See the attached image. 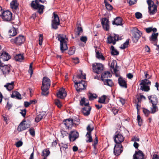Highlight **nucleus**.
<instances>
[{
    "mask_svg": "<svg viewBox=\"0 0 159 159\" xmlns=\"http://www.w3.org/2000/svg\"><path fill=\"white\" fill-rule=\"evenodd\" d=\"M80 74L73 77V81L75 83V87L78 92L81 91L85 89L86 84L85 82L82 80V79H85L86 75H83L82 71H79Z\"/></svg>",
    "mask_w": 159,
    "mask_h": 159,
    "instance_id": "nucleus-1",
    "label": "nucleus"
},
{
    "mask_svg": "<svg viewBox=\"0 0 159 159\" xmlns=\"http://www.w3.org/2000/svg\"><path fill=\"white\" fill-rule=\"evenodd\" d=\"M144 73L145 79L141 81L140 84L141 85L140 89L145 92H148L150 89L149 86L151 84V82L147 79L150 78V77L149 76L148 74L146 72H145Z\"/></svg>",
    "mask_w": 159,
    "mask_h": 159,
    "instance_id": "nucleus-2",
    "label": "nucleus"
},
{
    "mask_svg": "<svg viewBox=\"0 0 159 159\" xmlns=\"http://www.w3.org/2000/svg\"><path fill=\"white\" fill-rule=\"evenodd\" d=\"M39 1L44 3L46 2L45 0L43 1L42 0H35L32 2L31 3V6L32 8L35 10H37L38 12L40 14H42L43 12V11L44 8V6L43 5H40L39 3Z\"/></svg>",
    "mask_w": 159,
    "mask_h": 159,
    "instance_id": "nucleus-3",
    "label": "nucleus"
},
{
    "mask_svg": "<svg viewBox=\"0 0 159 159\" xmlns=\"http://www.w3.org/2000/svg\"><path fill=\"white\" fill-rule=\"evenodd\" d=\"M58 40L60 42V49L62 52L67 50L68 47L67 46V42L68 40L65 35L62 34H59L57 36Z\"/></svg>",
    "mask_w": 159,
    "mask_h": 159,
    "instance_id": "nucleus-4",
    "label": "nucleus"
},
{
    "mask_svg": "<svg viewBox=\"0 0 159 159\" xmlns=\"http://www.w3.org/2000/svg\"><path fill=\"white\" fill-rule=\"evenodd\" d=\"M147 2L148 6L149 13L151 15H154L157 11V5L151 0H148Z\"/></svg>",
    "mask_w": 159,
    "mask_h": 159,
    "instance_id": "nucleus-5",
    "label": "nucleus"
},
{
    "mask_svg": "<svg viewBox=\"0 0 159 159\" xmlns=\"http://www.w3.org/2000/svg\"><path fill=\"white\" fill-rule=\"evenodd\" d=\"M92 66L93 71L98 74H100L104 69V66L102 63H94Z\"/></svg>",
    "mask_w": 159,
    "mask_h": 159,
    "instance_id": "nucleus-6",
    "label": "nucleus"
},
{
    "mask_svg": "<svg viewBox=\"0 0 159 159\" xmlns=\"http://www.w3.org/2000/svg\"><path fill=\"white\" fill-rule=\"evenodd\" d=\"M114 141L116 144H121L124 141V138L122 134L118 131H117L113 138Z\"/></svg>",
    "mask_w": 159,
    "mask_h": 159,
    "instance_id": "nucleus-7",
    "label": "nucleus"
},
{
    "mask_svg": "<svg viewBox=\"0 0 159 159\" xmlns=\"http://www.w3.org/2000/svg\"><path fill=\"white\" fill-rule=\"evenodd\" d=\"M12 13L9 11H5L1 18L4 21H10L12 19Z\"/></svg>",
    "mask_w": 159,
    "mask_h": 159,
    "instance_id": "nucleus-8",
    "label": "nucleus"
},
{
    "mask_svg": "<svg viewBox=\"0 0 159 159\" xmlns=\"http://www.w3.org/2000/svg\"><path fill=\"white\" fill-rule=\"evenodd\" d=\"M53 20H52V28L56 30L58 28V26L60 25V20L58 16L55 14V12L53 13Z\"/></svg>",
    "mask_w": 159,
    "mask_h": 159,
    "instance_id": "nucleus-9",
    "label": "nucleus"
},
{
    "mask_svg": "<svg viewBox=\"0 0 159 159\" xmlns=\"http://www.w3.org/2000/svg\"><path fill=\"white\" fill-rule=\"evenodd\" d=\"M133 31V36L132 37V39L134 43H136L142 35V33L138 30L137 28H136L134 29Z\"/></svg>",
    "mask_w": 159,
    "mask_h": 159,
    "instance_id": "nucleus-10",
    "label": "nucleus"
},
{
    "mask_svg": "<svg viewBox=\"0 0 159 159\" xmlns=\"http://www.w3.org/2000/svg\"><path fill=\"white\" fill-rule=\"evenodd\" d=\"M121 40L120 37L119 35L114 34L113 36H109L107 38V42L109 43L116 44V41Z\"/></svg>",
    "mask_w": 159,
    "mask_h": 159,
    "instance_id": "nucleus-11",
    "label": "nucleus"
},
{
    "mask_svg": "<svg viewBox=\"0 0 159 159\" xmlns=\"http://www.w3.org/2000/svg\"><path fill=\"white\" fill-rule=\"evenodd\" d=\"M25 39L23 35H19L14 39L11 40V42L14 43L17 45H20L25 41Z\"/></svg>",
    "mask_w": 159,
    "mask_h": 159,
    "instance_id": "nucleus-12",
    "label": "nucleus"
},
{
    "mask_svg": "<svg viewBox=\"0 0 159 159\" xmlns=\"http://www.w3.org/2000/svg\"><path fill=\"white\" fill-rule=\"evenodd\" d=\"M11 69L12 67L10 64L4 65L0 68V70L5 76L9 74Z\"/></svg>",
    "mask_w": 159,
    "mask_h": 159,
    "instance_id": "nucleus-13",
    "label": "nucleus"
},
{
    "mask_svg": "<svg viewBox=\"0 0 159 159\" xmlns=\"http://www.w3.org/2000/svg\"><path fill=\"white\" fill-rule=\"evenodd\" d=\"M122 146L121 144H116L114 148V153L116 156L120 155L122 152Z\"/></svg>",
    "mask_w": 159,
    "mask_h": 159,
    "instance_id": "nucleus-14",
    "label": "nucleus"
},
{
    "mask_svg": "<svg viewBox=\"0 0 159 159\" xmlns=\"http://www.w3.org/2000/svg\"><path fill=\"white\" fill-rule=\"evenodd\" d=\"M79 137V133L75 131H72L69 134V138L70 141L73 142Z\"/></svg>",
    "mask_w": 159,
    "mask_h": 159,
    "instance_id": "nucleus-15",
    "label": "nucleus"
},
{
    "mask_svg": "<svg viewBox=\"0 0 159 159\" xmlns=\"http://www.w3.org/2000/svg\"><path fill=\"white\" fill-rule=\"evenodd\" d=\"M101 22L103 29L106 31L108 30L110 28L108 20L106 18H103L101 20Z\"/></svg>",
    "mask_w": 159,
    "mask_h": 159,
    "instance_id": "nucleus-16",
    "label": "nucleus"
},
{
    "mask_svg": "<svg viewBox=\"0 0 159 159\" xmlns=\"http://www.w3.org/2000/svg\"><path fill=\"white\" fill-rule=\"evenodd\" d=\"M133 159H144V155L142 152L140 150L135 152L133 156Z\"/></svg>",
    "mask_w": 159,
    "mask_h": 159,
    "instance_id": "nucleus-17",
    "label": "nucleus"
},
{
    "mask_svg": "<svg viewBox=\"0 0 159 159\" xmlns=\"http://www.w3.org/2000/svg\"><path fill=\"white\" fill-rule=\"evenodd\" d=\"M158 33H153L152 34V35L149 37V40L151 43H153L154 45H156V43L157 42V36Z\"/></svg>",
    "mask_w": 159,
    "mask_h": 159,
    "instance_id": "nucleus-18",
    "label": "nucleus"
},
{
    "mask_svg": "<svg viewBox=\"0 0 159 159\" xmlns=\"http://www.w3.org/2000/svg\"><path fill=\"white\" fill-rule=\"evenodd\" d=\"M57 95L58 98L63 99L66 96V93L65 89L62 88L60 89L58 92L57 93Z\"/></svg>",
    "mask_w": 159,
    "mask_h": 159,
    "instance_id": "nucleus-19",
    "label": "nucleus"
},
{
    "mask_svg": "<svg viewBox=\"0 0 159 159\" xmlns=\"http://www.w3.org/2000/svg\"><path fill=\"white\" fill-rule=\"evenodd\" d=\"M0 54V58H2L4 61H7L11 58L10 56L6 52L1 51Z\"/></svg>",
    "mask_w": 159,
    "mask_h": 159,
    "instance_id": "nucleus-20",
    "label": "nucleus"
},
{
    "mask_svg": "<svg viewBox=\"0 0 159 159\" xmlns=\"http://www.w3.org/2000/svg\"><path fill=\"white\" fill-rule=\"evenodd\" d=\"M50 86V80L47 77H43L42 86L49 88Z\"/></svg>",
    "mask_w": 159,
    "mask_h": 159,
    "instance_id": "nucleus-21",
    "label": "nucleus"
},
{
    "mask_svg": "<svg viewBox=\"0 0 159 159\" xmlns=\"http://www.w3.org/2000/svg\"><path fill=\"white\" fill-rule=\"evenodd\" d=\"M112 76L110 72L108 71H105L102 73L101 79L102 81L106 80L109 77L110 78Z\"/></svg>",
    "mask_w": 159,
    "mask_h": 159,
    "instance_id": "nucleus-22",
    "label": "nucleus"
},
{
    "mask_svg": "<svg viewBox=\"0 0 159 159\" xmlns=\"http://www.w3.org/2000/svg\"><path fill=\"white\" fill-rule=\"evenodd\" d=\"M63 123L67 128L71 127L73 125V120L69 119L63 120Z\"/></svg>",
    "mask_w": 159,
    "mask_h": 159,
    "instance_id": "nucleus-23",
    "label": "nucleus"
},
{
    "mask_svg": "<svg viewBox=\"0 0 159 159\" xmlns=\"http://www.w3.org/2000/svg\"><path fill=\"white\" fill-rule=\"evenodd\" d=\"M148 98L152 104H157L158 103L157 98L155 95L148 96Z\"/></svg>",
    "mask_w": 159,
    "mask_h": 159,
    "instance_id": "nucleus-24",
    "label": "nucleus"
},
{
    "mask_svg": "<svg viewBox=\"0 0 159 159\" xmlns=\"http://www.w3.org/2000/svg\"><path fill=\"white\" fill-rule=\"evenodd\" d=\"M14 82L12 81L11 83H7L4 85V87L8 91H11L13 89L14 87Z\"/></svg>",
    "mask_w": 159,
    "mask_h": 159,
    "instance_id": "nucleus-25",
    "label": "nucleus"
},
{
    "mask_svg": "<svg viewBox=\"0 0 159 159\" xmlns=\"http://www.w3.org/2000/svg\"><path fill=\"white\" fill-rule=\"evenodd\" d=\"M122 19L119 17H117L112 22L113 25H122Z\"/></svg>",
    "mask_w": 159,
    "mask_h": 159,
    "instance_id": "nucleus-26",
    "label": "nucleus"
},
{
    "mask_svg": "<svg viewBox=\"0 0 159 159\" xmlns=\"http://www.w3.org/2000/svg\"><path fill=\"white\" fill-rule=\"evenodd\" d=\"M25 120H23L20 123L17 128V130L18 131L20 132L26 129L25 123Z\"/></svg>",
    "mask_w": 159,
    "mask_h": 159,
    "instance_id": "nucleus-27",
    "label": "nucleus"
},
{
    "mask_svg": "<svg viewBox=\"0 0 159 159\" xmlns=\"http://www.w3.org/2000/svg\"><path fill=\"white\" fill-rule=\"evenodd\" d=\"M118 83L121 87L125 88H127L126 82L122 78H120L118 79Z\"/></svg>",
    "mask_w": 159,
    "mask_h": 159,
    "instance_id": "nucleus-28",
    "label": "nucleus"
},
{
    "mask_svg": "<svg viewBox=\"0 0 159 159\" xmlns=\"http://www.w3.org/2000/svg\"><path fill=\"white\" fill-rule=\"evenodd\" d=\"M11 97L12 98H16L18 99H21V96L17 91H15L12 92L11 95Z\"/></svg>",
    "mask_w": 159,
    "mask_h": 159,
    "instance_id": "nucleus-29",
    "label": "nucleus"
},
{
    "mask_svg": "<svg viewBox=\"0 0 159 159\" xmlns=\"http://www.w3.org/2000/svg\"><path fill=\"white\" fill-rule=\"evenodd\" d=\"M91 108L89 106H87L83 108L82 109V112L85 116H88L90 113Z\"/></svg>",
    "mask_w": 159,
    "mask_h": 159,
    "instance_id": "nucleus-30",
    "label": "nucleus"
},
{
    "mask_svg": "<svg viewBox=\"0 0 159 159\" xmlns=\"http://www.w3.org/2000/svg\"><path fill=\"white\" fill-rule=\"evenodd\" d=\"M24 57L22 54H19L16 55L14 57V59L16 61L22 62L24 60Z\"/></svg>",
    "mask_w": 159,
    "mask_h": 159,
    "instance_id": "nucleus-31",
    "label": "nucleus"
},
{
    "mask_svg": "<svg viewBox=\"0 0 159 159\" xmlns=\"http://www.w3.org/2000/svg\"><path fill=\"white\" fill-rule=\"evenodd\" d=\"M111 71L116 73L117 71V63L115 61H113L111 64Z\"/></svg>",
    "mask_w": 159,
    "mask_h": 159,
    "instance_id": "nucleus-32",
    "label": "nucleus"
},
{
    "mask_svg": "<svg viewBox=\"0 0 159 159\" xmlns=\"http://www.w3.org/2000/svg\"><path fill=\"white\" fill-rule=\"evenodd\" d=\"M49 88L43 87V86L41 87V90L42 91L41 94L42 95L47 96L49 92L48 90Z\"/></svg>",
    "mask_w": 159,
    "mask_h": 159,
    "instance_id": "nucleus-33",
    "label": "nucleus"
},
{
    "mask_svg": "<svg viewBox=\"0 0 159 159\" xmlns=\"http://www.w3.org/2000/svg\"><path fill=\"white\" fill-rule=\"evenodd\" d=\"M105 85H107L111 87L114 85V83L111 80L107 79L106 80L103 81Z\"/></svg>",
    "mask_w": 159,
    "mask_h": 159,
    "instance_id": "nucleus-34",
    "label": "nucleus"
},
{
    "mask_svg": "<svg viewBox=\"0 0 159 159\" xmlns=\"http://www.w3.org/2000/svg\"><path fill=\"white\" fill-rule=\"evenodd\" d=\"M10 6L12 9H16L18 6V4L16 0H13L11 2Z\"/></svg>",
    "mask_w": 159,
    "mask_h": 159,
    "instance_id": "nucleus-35",
    "label": "nucleus"
},
{
    "mask_svg": "<svg viewBox=\"0 0 159 159\" xmlns=\"http://www.w3.org/2000/svg\"><path fill=\"white\" fill-rule=\"evenodd\" d=\"M9 35L12 36H14L17 34L16 29L14 27L11 28L9 30Z\"/></svg>",
    "mask_w": 159,
    "mask_h": 159,
    "instance_id": "nucleus-36",
    "label": "nucleus"
},
{
    "mask_svg": "<svg viewBox=\"0 0 159 159\" xmlns=\"http://www.w3.org/2000/svg\"><path fill=\"white\" fill-rule=\"evenodd\" d=\"M86 137L87 138L86 141L87 143H90L93 141V139L91 136V133H87L86 135Z\"/></svg>",
    "mask_w": 159,
    "mask_h": 159,
    "instance_id": "nucleus-37",
    "label": "nucleus"
},
{
    "mask_svg": "<svg viewBox=\"0 0 159 159\" xmlns=\"http://www.w3.org/2000/svg\"><path fill=\"white\" fill-rule=\"evenodd\" d=\"M107 97L105 95L102 96L99 98L98 102L101 103H105Z\"/></svg>",
    "mask_w": 159,
    "mask_h": 159,
    "instance_id": "nucleus-38",
    "label": "nucleus"
},
{
    "mask_svg": "<svg viewBox=\"0 0 159 159\" xmlns=\"http://www.w3.org/2000/svg\"><path fill=\"white\" fill-rule=\"evenodd\" d=\"M43 112H42L37 115L36 117L35 121L37 122H39L43 118Z\"/></svg>",
    "mask_w": 159,
    "mask_h": 159,
    "instance_id": "nucleus-39",
    "label": "nucleus"
},
{
    "mask_svg": "<svg viewBox=\"0 0 159 159\" xmlns=\"http://www.w3.org/2000/svg\"><path fill=\"white\" fill-rule=\"evenodd\" d=\"M96 56L98 59H101L102 60H104L105 59V58L103 56L102 54L98 51L96 52Z\"/></svg>",
    "mask_w": 159,
    "mask_h": 159,
    "instance_id": "nucleus-40",
    "label": "nucleus"
},
{
    "mask_svg": "<svg viewBox=\"0 0 159 159\" xmlns=\"http://www.w3.org/2000/svg\"><path fill=\"white\" fill-rule=\"evenodd\" d=\"M111 53L112 55H117L119 54L118 52L115 49L113 46H111Z\"/></svg>",
    "mask_w": 159,
    "mask_h": 159,
    "instance_id": "nucleus-41",
    "label": "nucleus"
},
{
    "mask_svg": "<svg viewBox=\"0 0 159 159\" xmlns=\"http://www.w3.org/2000/svg\"><path fill=\"white\" fill-rule=\"evenodd\" d=\"M80 104L82 106H85L86 107L88 106L89 102H86L85 99L84 98H83L81 99L80 101Z\"/></svg>",
    "mask_w": 159,
    "mask_h": 159,
    "instance_id": "nucleus-42",
    "label": "nucleus"
},
{
    "mask_svg": "<svg viewBox=\"0 0 159 159\" xmlns=\"http://www.w3.org/2000/svg\"><path fill=\"white\" fill-rule=\"evenodd\" d=\"M88 95L89 99L90 100H93L97 98V95L95 94H93L89 93Z\"/></svg>",
    "mask_w": 159,
    "mask_h": 159,
    "instance_id": "nucleus-43",
    "label": "nucleus"
},
{
    "mask_svg": "<svg viewBox=\"0 0 159 159\" xmlns=\"http://www.w3.org/2000/svg\"><path fill=\"white\" fill-rule=\"evenodd\" d=\"M104 2L106 8L108 10H111L112 9L113 7L112 6L108 3L106 0H104Z\"/></svg>",
    "mask_w": 159,
    "mask_h": 159,
    "instance_id": "nucleus-44",
    "label": "nucleus"
},
{
    "mask_svg": "<svg viewBox=\"0 0 159 159\" xmlns=\"http://www.w3.org/2000/svg\"><path fill=\"white\" fill-rule=\"evenodd\" d=\"M145 30L146 32L148 33H149L152 31L154 33H155L157 31V29L156 28H152V27H149L146 28Z\"/></svg>",
    "mask_w": 159,
    "mask_h": 159,
    "instance_id": "nucleus-45",
    "label": "nucleus"
},
{
    "mask_svg": "<svg viewBox=\"0 0 159 159\" xmlns=\"http://www.w3.org/2000/svg\"><path fill=\"white\" fill-rule=\"evenodd\" d=\"M156 105L157 104H152V107L151 109L152 113H154L158 111V108Z\"/></svg>",
    "mask_w": 159,
    "mask_h": 159,
    "instance_id": "nucleus-46",
    "label": "nucleus"
},
{
    "mask_svg": "<svg viewBox=\"0 0 159 159\" xmlns=\"http://www.w3.org/2000/svg\"><path fill=\"white\" fill-rule=\"evenodd\" d=\"M86 129L87 131V133H91L92 131L94 129V127L91 124H89L87 126Z\"/></svg>",
    "mask_w": 159,
    "mask_h": 159,
    "instance_id": "nucleus-47",
    "label": "nucleus"
},
{
    "mask_svg": "<svg viewBox=\"0 0 159 159\" xmlns=\"http://www.w3.org/2000/svg\"><path fill=\"white\" fill-rule=\"evenodd\" d=\"M50 152L49 150L46 149L43 150V156L44 157H47L50 154Z\"/></svg>",
    "mask_w": 159,
    "mask_h": 159,
    "instance_id": "nucleus-48",
    "label": "nucleus"
},
{
    "mask_svg": "<svg viewBox=\"0 0 159 159\" xmlns=\"http://www.w3.org/2000/svg\"><path fill=\"white\" fill-rule=\"evenodd\" d=\"M129 43V39H128L126 42L123 44V46L121 48L122 49H124L128 47Z\"/></svg>",
    "mask_w": 159,
    "mask_h": 159,
    "instance_id": "nucleus-49",
    "label": "nucleus"
},
{
    "mask_svg": "<svg viewBox=\"0 0 159 159\" xmlns=\"http://www.w3.org/2000/svg\"><path fill=\"white\" fill-rule=\"evenodd\" d=\"M60 132L61 134V137L62 138H64L65 136H66L68 134V133L67 131L64 130L63 129H61Z\"/></svg>",
    "mask_w": 159,
    "mask_h": 159,
    "instance_id": "nucleus-50",
    "label": "nucleus"
},
{
    "mask_svg": "<svg viewBox=\"0 0 159 159\" xmlns=\"http://www.w3.org/2000/svg\"><path fill=\"white\" fill-rule=\"evenodd\" d=\"M55 103L59 108H61L62 106L61 103L59 100L57 99L55 100Z\"/></svg>",
    "mask_w": 159,
    "mask_h": 159,
    "instance_id": "nucleus-51",
    "label": "nucleus"
},
{
    "mask_svg": "<svg viewBox=\"0 0 159 159\" xmlns=\"http://www.w3.org/2000/svg\"><path fill=\"white\" fill-rule=\"evenodd\" d=\"M83 32V30L81 27H78L77 28V31L76 33H77V35L79 36L80 35V34Z\"/></svg>",
    "mask_w": 159,
    "mask_h": 159,
    "instance_id": "nucleus-52",
    "label": "nucleus"
},
{
    "mask_svg": "<svg viewBox=\"0 0 159 159\" xmlns=\"http://www.w3.org/2000/svg\"><path fill=\"white\" fill-rule=\"evenodd\" d=\"M43 38V35L42 34H40L39 38V44L40 46L42 44Z\"/></svg>",
    "mask_w": 159,
    "mask_h": 159,
    "instance_id": "nucleus-53",
    "label": "nucleus"
},
{
    "mask_svg": "<svg viewBox=\"0 0 159 159\" xmlns=\"http://www.w3.org/2000/svg\"><path fill=\"white\" fill-rule=\"evenodd\" d=\"M137 120L138 122V124L139 126H140L142 124V119L139 115H138L137 117Z\"/></svg>",
    "mask_w": 159,
    "mask_h": 159,
    "instance_id": "nucleus-54",
    "label": "nucleus"
},
{
    "mask_svg": "<svg viewBox=\"0 0 159 159\" xmlns=\"http://www.w3.org/2000/svg\"><path fill=\"white\" fill-rule=\"evenodd\" d=\"M33 63L32 62L30 64L29 66V72L30 73L31 75H32L33 73V70L32 69Z\"/></svg>",
    "mask_w": 159,
    "mask_h": 159,
    "instance_id": "nucleus-55",
    "label": "nucleus"
},
{
    "mask_svg": "<svg viewBox=\"0 0 159 159\" xmlns=\"http://www.w3.org/2000/svg\"><path fill=\"white\" fill-rule=\"evenodd\" d=\"M143 111L146 116H148L150 112V111L146 109H144Z\"/></svg>",
    "mask_w": 159,
    "mask_h": 159,
    "instance_id": "nucleus-56",
    "label": "nucleus"
},
{
    "mask_svg": "<svg viewBox=\"0 0 159 159\" xmlns=\"http://www.w3.org/2000/svg\"><path fill=\"white\" fill-rule=\"evenodd\" d=\"M80 123V120L79 118H76V120H73V124L78 125Z\"/></svg>",
    "mask_w": 159,
    "mask_h": 159,
    "instance_id": "nucleus-57",
    "label": "nucleus"
},
{
    "mask_svg": "<svg viewBox=\"0 0 159 159\" xmlns=\"http://www.w3.org/2000/svg\"><path fill=\"white\" fill-rule=\"evenodd\" d=\"M75 50L74 48L70 49L68 51V54L70 55L73 54L75 52Z\"/></svg>",
    "mask_w": 159,
    "mask_h": 159,
    "instance_id": "nucleus-58",
    "label": "nucleus"
},
{
    "mask_svg": "<svg viewBox=\"0 0 159 159\" xmlns=\"http://www.w3.org/2000/svg\"><path fill=\"white\" fill-rule=\"evenodd\" d=\"M135 15L137 19H140L142 18V14L139 12H136Z\"/></svg>",
    "mask_w": 159,
    "mask_h": 159,
    "instance_id": "nucleus-59",
    "label": "nucleus"
},
{
    "mask_svg": "<svg viewBox=\"0 0 159 159\" xmlns=\"http://www.w3.org/2000/svg\"><path fill=\"white\" fill-rule=\"evenodd\" d=\"M29 131L30 134L33 136L35 135V131L34 129L30 128L29 129Z\"/></svg>",
    "mask_w": 159,
    "mask_h": 159,
    "instance_id": "nucleus-60",
    "label": "nucleus"
},
{
    "mask_svg": "<svg viewBox=\"0 0 159 159\" xmlns=\"http://www.w3.org/2000/svg\"><path fill=\"white\" fill-rule=\"evenodd\" d=\"M23 144V142L21 141H19L17 142L16 144V145L17 147L19 148Z\"/></svg>",
    "mask_w": 159,
    "mask_h": 159,
    "instance_id": "nucleus-61",
    "label": "nucleus"
},
{
    "mask_svg": "<svg viewBox=\"0 0 159 159\" xmlns=\"http://www.w3.org/2000/svg\"><path fill=\"white\" fill-rule=\"evenodd\" d=\"M80 39L81 41L85 43L87 40V38L86 36H82Z\"/></svg>",
    "mask_w": 159,
    "mask_h": 159,
    "instance_id": "nucleus-62",
    "label": "nucleus"
},
{
    "mask_svg": "<svg viewBox=\"0 0 159 159\" xmlns=\"http://www.w3.org/2000/svg\"><path fill=\"white\" fill-rule=\"evenodd\" d=\"M111 111L114 115H116L118 113V110L116 108L114 107L112 108Z\"/></svg>",
    "mask_w": 159,
    "mask_h": 159,
    "instance_id": "nucleus-63",
    "label": "nucleus"
},
{
    "mask_svg": "<svg viewBox=\"0 0 159 159\" xmlns=\"http://www.w3.org/2000/svg\"><path fill=\"white\" fill-rule=\"evenodd\" d=\"M72 61L75 64H77L79 63V59L77 57L73 58Z\"/></svg>",
    "mask_w": 159,
    "mask_h": 159,
    "instance_id": "nucleus-64",
    "label": "nucleus"
}]
</instances>
